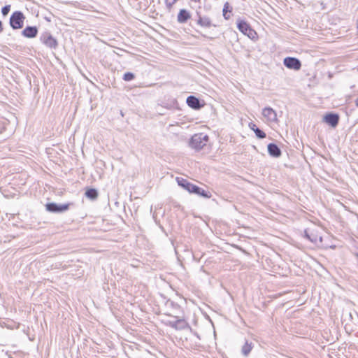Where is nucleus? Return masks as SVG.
<instances>
[{"label":"nucleus","mask_w":358,"mask_h":358,"mask_svg":"<svg viewBox=\"0 0 358 358\" xmlns=\"http://www.w3.org/2000/svg\"><path fill=\"white\" fill-rule=\"evenodd\" d=\"M38 34V29L36 27H27L22 31V34L27 38H34Z\"/></svg>","instance_id":"13"},{"label":"nucleus","mask_w":358,"mask_h":358,"mask_svg":"<svg viewBox=\"0 0 358 358\" xmlns=\"http://www.w3.org/2000/svg\"><path fill=\"white\" fill-rule=\"evenodd\" d=\"M167 324L176 329L183 330L187 328H189L188 323L184 319H178L177 317H174L173 320H169Z\"/></svg>","instance_id":"6"},{"label":"nucleus","mask_w":358,"mask_h":358,"mask_svg":"<svg viewBox=\"0 0 358 358\" xmlns=\"http://www.w3.org/2000/svg\"><path fill=\"white\" fill-rule=\"evenodd\" d=\"M191 17L190 13L186 9H181L177 16V20L179 23H185Z\"/></svg>","instance_id":"14"},{"label":"nucleus","mask_w":358,"mask_h":358,"mask_svg":"<svg viewBox=\"0 0 358 358\" xmlns=\"http://www.w3.org/2000/svg\"><path fill=\"white\" fill-rule=\"evenodd\" d=\"M176 180L179 186L183 187L185 189L187 190L190 193H194L204 198H210L211 196L210 192H206L199 187L189 182L186 179H184L182 178H177Z\"/></svg>","instance_id":"1"},{"label":"nucleus","mask_w":358,"mask_h":358,"mask_svg":"<svg viewBox=\"0 0 358 358\" xmlns=\"http://www.w3.org/2000/svg\"><path fill=\"white\" fill-rule=\"evenodd\" d=\"M254 132L255 133V135L258 138L262 139L266 137L265 132L259 129L258 127H255Z\"/></svg>","instance_id":"19"},{"label":"nucleus","mask_w":358,"mask_h":358,"mask_svg":"<svg viewBox=\"0 0 358 358\" xmlns=\"http://www.w3.org/2000/svg\"><path fill=\"white\" fill-rule=\"evenodd\" d=\"M238 29L243 34L247 35L249 38H254L256 32L252 29L250 25L244 20H238L237 22Z\"/></svg>","instance_id":"5"},{"label":"nucleus","mask_w":358,"mask_h":358,"mask_svg":"<svg viewBox=\"0 0 358 358\" xmlns=\"http://www.w3.org/2000/svg\"><path fill=\"white\" fill-rule=\"evenodd\" d=\"M134 78V74L131 72H127L124 74L123 79L125 81H131Z\"/></svg>","instance_id":"20"},{"label":"nucleus","mask_w":358,"mask_h":358,"mask_svg":"<svg viewBox=\"0 0 358 358\" xmlns=\"http://www.w3.org/2000/svg\"><path fill=\"white\" fill-rule=\"evenodd\" d=\"M305 236L306 237L309 239L313 243L317 242V236H311V235L308 234V231H305Z\"/></svg>","instance_id":"22"},{"label":"nucleus","mask_w":358,"mask_h":358,"mask_svg":"<svg viewBox=\"0 0 358 358\" xmlns=\"http://www.w3.org/2000/svg\"><path fill=\"white\" fill-rule=\"evenodd\" d=\"M355 105L357 107H358V97L355 100Z\"/></svg>","instance_id":"25"},{"label":"nucleus","mask_w":358,"mask_h":358,"mask_svg":"<svg viewBox=\"0 0 358 358\" xmlns=\"http://www.w3.org/2000/svg\"><path fill=\"white\" fill-rule=\"evenodd\" d=\"M2 31V24H1V22L0 21V32Z\"/></svg>","instance_id":"26"},{"label":"nucleus","mask_w":358,"mask_h":358,"mask_svg":"<svg viewBox=\"0 0 358 358\" xmlns=\"http://www.w3.org/2000/svg\"><path fill=\"white\" fill-rule=\"evenodd\" d=\"M209 137L203 133H198L193 135L189 141V146L196 150L202 149L207 145Z\"/></svg>","instance_id":"2"},{"label":"nucleus","mask_w":358,"mask_h":358,"mask_svg":"<svg viewBox=\"0 0 358 358\" xmlns=\"http://www.w3.org/2000/svg\"><path fill=\"white\" fill-rule=\"evenodd\" d=\"M10 5H6L5 6H3L1 9V13L3 16H6L8 14V13L10 12Z\"/></svg>","instance_id":"21"},{"label":"nucleus","mask_w":358,"mask_h":358,"mask_svg":"<svg viewBox=\"0 0 358 358\" xmlns=\"http://www.w3.org/2000/svg\"><path fill=\"white\" fill-rule=\"evenodd\" d=\"M262 115L268 122H278L277 113L271 107H265L262 110Z\"/></svg>","instance_id":"9"},{"label":"nucleus","mask_w":358,"mask_h":358,"mask_svg":"<svg viewBox=\"0 0 358 358\" xmlns=\"http://www.w3.org/2000/svg\"><path fill=\"white\" fill-rule=\"evenodd\" d=\"M283 64L287 69H293L295 71H299L301 68V61L296 57H285L283 60Z\"/></svg>","instance_id":"7"},{"label":"nucleus","mask_w":358,"mask_h":358,"mask_svg":"<svg viewBox=\"0 0 358 358\" xmlns=\"http://www.w3.org/2000/svg\"><path fill=\"white\" fill-rule=\"evenodd\" d=\"M232 10V8L230 7L229 3L228 2H226L223 7V17L225 20H229L230 18V15H228V13H231Z\"/></svg>","instance_id":"18"},{"label":"nucleus","mask_w":358,"mask_h":358,"mask_svg":"<svg viewBox=\"0 0 358 358\" xmlns=\"http://www.w3.org/2000/svg\"><path fill=\"white\" fill-rule=\"evenodd\" d=\"M186 102H187V104L188 105V106H189L190 108H192L194 110H199L203 106V104L201 103L200 100L198 98H196V96H192V95L189 96L187 98Z\"/></svg>","instance_id":"11"},{"label":"nucleus","mask_w":358,"mask_h":358,"mask_svg":"<svg viewBox=\"0 0 358 358\" xmlns=\"http://www.w3.org/2000/svg\"><path fill=\"white\" fill-rule=\"evenodd\" d=\"M41 41L48 48L56 49L58 46V42L50 32H44L40 37Z\"/></svg>","instance_id":"4"},{"label":"nucleus","mask_w":358,"mask_h":358,"mask_svg":"<svg viewBox=\"0 0 358 358\" xmlns=\"http://www.w3.org/2000/svg\"><path fill=\"white\" fill-rule=\"evenodd\" d=\"M45 208L48 211L51 213H62L69 209V204H57L55 203H48L45 205Z\"/></svg>","instance_id":"8"},{"label":"nucleus","mask_w":358,"mask_h":358,"mask_svg":"<svg viewBox=\"0 0 358 358\" xmlns=\"http://www.w3.org/2000/svg\"><path fill=\"white\" fill-rule=\"evenodd\" d=\"M250 128L255 131V127H257L255 123H250L249 124Z\"/></svg>","instance_id":"24"},{"label":"nucleus","mask_w":358,"mask_h":358,"mask_svg":"<svg viewBox=\"0 0 358 358\" xmlns=\"http://www.w3.org/2000/svg\"><path fill=\"white\" fill-rule=\"evenodd\" d=\"M24 16L21 11L14 12L10 17V25L13 29H21L24 24Z\"/></svg>","instance_id":"3"},{"label":"nucleus","mask_w":358,"mask_h":358,"mask_svg":"<svg viewBox=\"0 0 358 358\" xmlns=\"http://www.w3.org/2000/svg\"><path fill=\"white\" fill-rule=\"evenodd\" d=\"M324 121L332 127H336L339 122V115L336 113H329L324 117Z\"/></svg>","instance_id":"10"},{"label":"nucleus","mask_w":358,"mask_h":358,"mask_svg":"<svg viewBox=\"0 0 358 358\" xmlns=\"http://www.w3.org/2000/svg\"><path fill=\"white\" fill-rule=\"evenodd\" d=\"M197 15L199 16V18L197 20V24L207 28H209L213 25L210 17L207 16L202 17L199 15V13H197Z\"/></svg>","instance_id":"15"},{"label":"nucleus","mask_w":358,"mask_h":358,"mask_svg":"<svg viewBox=\"0 0 358 358\" xmlns=\"http://www.w3.org/2000/svg\"><path fill=\"white\" fill-rule=\"evenodd\" d=\"M85 196L90 199H96L98 197V192L94 188H90L85 192Z\"/></svg>","instance_id":"17"},{"label":"nucleus","mask_w":358,"mask_h":358,"mask_svg":"<svg viewBox=\"0 0 358 358\" xmlns=\"http://www.w3.org/2000/svg\"><path fill=\"white\" fill-rule=\"evenodd\" d=\"M178 0H166V3L168 7H171Z\"/></svg>","instance_id":"23"},{"label":"nucleus","mask_w":358,"mask_h":358,"mask_svg":"<svg viewBox=\"0 0 358 358\" xmlns=\"http://www.w3.org/2000/svg\"><path fill=\"white\" fill-rule=\"evenodd\" d=\"M268 152L273 157H279L282 155V152L279 147L275 143H269L268 145Z\"/></svg>","instance_id":"12"},{"label":"nucleus","mask_w":358,"mask_h":358,"mask_svg":"<svg viewBox=\"0 0 358 358\" xmlns=\"http://www.w3.org/2000/svg\"><path fill=\"white\" fill-rule=\"evenodd\" d=\"M253 348V344L252 342L245 341L241 349V352L243 356L248 357Z\"/></svg>","instance_id":"16"},{"label":"nucleus","mask_w":358,"mask_h":358,"mask_svg":"<svg viewBox=\"0 0 358 358\" xmlns=\"http://www.w3.org/2000/svg\"><path fill=\"white\" fill-rule=\"evenodd\" d=\"M356 257H357V259H358V254H356Z\"/></svg>","instance_id":"27"}]
</instances>
